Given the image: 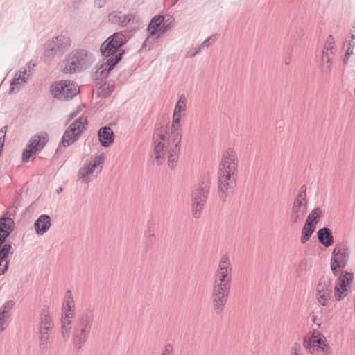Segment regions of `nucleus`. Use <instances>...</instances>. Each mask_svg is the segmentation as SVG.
Returning a JSON list of instances; mask_svg holds the SVG:
<instances>
[{
    "instance_id": "f257e3e1",
    "label": "nucleus",
    "mask_w": 355,
    "mask_h": 355,
    "mask_svg": "<svg viewBox=\"0 0 355 355\" xmlns=\"http://www.w3.org/2000/svg\"><path fill=\"white\" fill-rule=\"evenodd\" d=\"M238 161L235 151L228 148L223 155L218 172V193L225 202L236 185Z\"/></svg>"
},
{
    "instance_id": "f03ea898",
    "label": "nucleus",
    "mask_w": 355,
    "mask_h": 355,
    "mask_svg": "<svg viewBox=\"0 0 355 355\" xmlns=\"http://www.w3.org/2000/svg\"><path fill=\"white\" fill-rule=\"evenodd\" d=\"M127 39L125 35L121 32H116L108 37L101 45L100 51L101 54L108 58L105 64L106 67L103 66L97 70L96 74L100 75L101 78H106L110 71L121 60L125 51L121 49L125 43Z\"/></svg>"
},
{
    "instance_id": "7ed1b4c3",
    "label": "nucleus",
    "mask_w": 355,
    "mask_h": 355,
    "mask_svg": "<svg viewBox=\"0 0 355 355\" xmlns=\"http://www.w3.org/2000/svg\"><path fill=\"white\" fill-rule=\"evenodd\" d=\"M94 55L85 49L70 52L59 64L60 71L65 74H73L87 69L94 62Z\"/></svg>"
},
{
    "instance_id": "20e7f679",
    "label": "nucleus",
    "mask_w": 355,
    "mask_h": 355,
    "mask_svg": "<svg viewBox=\"0 0 355 355\" xmlns=\"http://www.w3.org/2000/svg\"><path fill=\"white\" fill-rule=\"evenodd\" d=\"M71 45V39L64 35H59L47 40L44 46V60L51 61L55 57L62 56L68 51Z\"/></svg>"
},
{
    "instance_id": "39448f33",
    "label": "nucleus",
    "mask_w": 355,
    "mask_h": 355,
    "mask_svg": "<svg viewBox=\"0 0 355 355\" xmlns=\"http://www.w3.org/2000/svg\"><path fill=\"white\" fill-rule=\"evenodd\" d=\"M168 123H156L153 135V144L154 146L155 157L158 165H161L164 159L167 151L166 135L168 133Z\"/></svg>"
},
{
    "instance_id": "423d86ee",
    "label": "nucleus",
    "mask_w": 355,
    "mask_h": 355,
    "mask_svg": "<svg viewBox=\"0 0 355 355\" xmlns=\"http://www.w3.org/2000/svg\"><path fill=\"white\" fill-rule=\"evenodd\" d=\"M49 89L52 96L61 101H69L80 92L76 84L70 80L53 82Z\"/></svg>"
},
{
    "instance_id": "0eeeda50",
    "label": "nucleus",
    "mask_w": 355,
    "mask_h": 355,
    "mask_svg": "<svg viewBox=\"0 0 355 355\" xmlns=\"http://www.w3.org/2000/svg\"><path fill=\"white\" fill-rule=\"evenodd\" d=\"M64 315L62 317L61 334L64 340L70 337L71 319L74 317V301L71 291H67V295L62 304Z\"/></svg>"
},
{
    "instance_id": "6e6552de",
    "label": "nucleus",
    "mask_w": 355,
    "mask_h": 355,
    "mask_svg": "<svg viewBox=\"0 0 355 355\" xmlns=\"http://www.w3.org/2000/svg\"><path fill=\"white\" fill-rule=\"evenodd\" d=\"M349 255L350 250L346 245L338 244L336 245L332 252L330 261V268L335 276L340 274L349 261Z\"/></svg>"
},
{
    "instance_id": "1a4fd4ad",
    "label": "nucleus",
    "mask_w": 355,
    "mask_h": 355,
    "mask_svg": "<svg viewBox=\"0 0 355 355\" xmlns=\"http://www.w3.org/2000/svg\"><path fill=\"white\" fill-rule=\"evenodd\" d=\"M88 123L87 117L81 116L75 120L65 130L62 137V144L68 146L77 141Z\"/></svg>"
},
{
    "instance_id": "9d476101",
    "label": "nucleus",
    "mask_w": 355,
    "mask_h": 355,
    "mask_svg": "<svg viewBox=\"0 0 355 355\" xmlns=\"http://www.w3.org/2000/svg\"><path fill=\"white\" fill-rule=\"evenodd\" d=\"M15 227L13 218H11L3 228H0V267L7 260L9 254H12L11 242H6L7 238L13 232Z\"/></svg>"
},
{
    "instance_id": "9b49d317",
    "label": "nucleus",
    "mask_w": 355,
    "mask_h": 355,
    "mask_svg": "<svg viewBox=\"0 0 355 355\" xmlns=\"http://www.w3.org/2000/svg\"><path fill=\"white\" fill-rule=\"evenodd\" d=\"M230 288L227 286H223V285H213L211 300L213 311L216 315H220L223 313L229 298Z\"/></svg>"
},
{
    "instance_id": "f8f14e48",
    "label": "nucleus",
    "mask_w": 355,
    "mask_h": 355,
    "mask_svg": "<svg viewBox=\"0 0 355 355\" xmlns=\"http://www.w3.org/2000/svg\"><path fill=\"white\" fill-rule=\"evenodd\" d=\"M232 279V268L227 254H224L220 261L216 272L214 284L231 288Z\"/></svg>"
},
{
    "instance_id": "ddd939ff",
    "label": "nucleus",
    "mask_w": 355,
    "mask_h": 355,
    "mask_svg": "<svg viewBox=\"0 0 355 355\" xmlns=\"http://www.w3.org/2000/svg\"><path fill=\"white\" fill-rule=\"evenodd\" d=\"M48 141V135L45 132L34 135L29 140L26 148L23 150L22 162H28L33 155L37 154L42 150Z\"/></svg>"
},
{
    "instance_id": "4468645a",
    "label": "nucleus",
    "mask_w": 355,
    "mask_h": 355,
    "mask_svg": "<svg viewBox=\"0 0 355 355\" xmlns=\"http://www.w3.org/2000/svg\"><path fill=\"white\" fill-rule=\"evenodd\" d=\"M209 188L208 183L202 182L193 193L191 208L192 214L195 218H198L200 216L207 200Z\"/></svg>"
},
{
    "instance_id": "2eb2a0df",
    "label": "nucleus",
    "mask_w": 355,
    "mask_h": 355,
    "mask_svg": "<svg viewBox=\"0 0 355 355\" xmlns=\"http://www.w3.org/2000/svg\"><path fill=\"white\" fill-rule=\"evenodd\" d=\"M171 17L166 19V17L161 15L154 16L150 21L147 31L148 36L157 35V37L164 35L171 27Z\"/></svg>"
},
{
    "instance_id": "dca6fc26",
    "label": "nucleus",
    "mask_w": 355,
    "mask_h": 355,
    "mask_svg": "<svg viewBox=\"0 0 355 355\" xmlns=\"http://www.w3.org/2000/svg\"><path fill=\"white\" fill-rule=\"evenodd\" d=\"M331 293L332 284L331 278L328 276H322L316 288V297L318 302L323 306H326Z\"/></svg>"
},
{
    "instance_id": "f3484780",
    "label": "nucleus",
    "mask_w": 355,
    "mask_h": 355,
    "mask_svg": "<svg viewBox=\"0 0 355 355\" xmlns=\"http://www.w3.org/2000/svg\"><path fill=\"white\" fill-rule=\"evenodd\" d=\"M353 278V273L347 271L338 277L334 287V294L337 301L342 300L347 295V291Z\"/></svg>"
},
{
    "instance_id": "a211bd4d",
    "label": "nucleus",
    "mask_w": 355,
    "mask_h": 355,
    "mask_svg": "<svg viewBox=\"0 0 355 355\" xmlns=\"http://www.w3.org/2000/svg\"><path fill=\"white\" fill-rule=\"evenodd\" d=\"M303 347L311 354H313L315 351H321L324 354H329L331 348L321 337L318 339L309 338L308 336H304L303 339Z\"/></svg>"
},
{
    "instance_id": "6ab92c4d",
    "label": "nucleus",
    "mask_w": 355,
    "mask_h": 355,
    "mask_svg": "<svg viewBox=\"0 0 355 355\" xmlns=\"http://www.w3.org/2000/svg\"><path fill=\"white\" fill-rule=\"evenodd\" d=\"M108 21L121 28L127 26L128 24H132L135 20V15L132 13L123 14L121 11H112L108 15Z\"/></svg>"
},
{
    "instance_id": "aec40b11",
    "label": "nucleus",
    "mask_w": 355,
    "mask_h": 355,
    "mask_svg": "<svg viewBox=\"0 0 355 355\" xmlns=\"http://www.w3.org/2000/svg\"><path fill=\"white\" fill-rule=\"evenodd\" d=\"M308 206L305 203L296 201L293 202L289 216V222L291 226L302 222L307 212Z\"/></svg>"
},
{
    "instance_id": "412c9836",
    "label": "nucleus",
    "mask_w": 355,
    "mask_h": 355,
    "mask_svg": "<svg viewBox=\"0 0 355 355\" xmlns=\"http://www.w3.org/2000/svg\"><path fill=\"white\" fill-rule=\"evenodd\" d=\"M94 319V309H88L82 315L78 316L75 328L91 332Z\"/></svg>"
},
{
    "instance_id": "4be33fe9",
    "label": "nucleus",
    "mask_w": 355,
    "mask_h": 355,
    "mask_svg": "<svg viewBox=\"0 0 355 355\" xmlns=\"http://www.w3.org/2000/svg\"><path fill=\"white\" fill-rule=\"evenodd\" d=\"M98 136L101 146L108 147L114 142V134L111 128L101 127L98 131Z\"/></svg>"
},
{
    "instance_id": "5701e85b",
    "label": "nucleus",
    "mask_w": 355,
    "mask_h": 355,
    "mask_svg": "<svg viewBox=\"0 0 355 355\" xmlns=\"http://www.w3.org/2000/svg\"><path fill=\"white\" fill-rule=\"evenodd\" d=\"M89 334H90L87 332V331H83L80 329H78L74 327L72 334V343L73 347L76 349H80L86 343Z\"/></svg>"
},
{
    "instance_id": "b1692460",
    "label": "nucleus",
    "mask_w": 355,
    "mask_h": 355,
    "mask_svg": "<svg viewBox=\"0 0 355 355\" xmlns=\"http://www.w3.org/2000/svg\"><path fill=\"white\" fill-rule=\"evenodd\" d=\"M51 225V218L49 215L42 214L34 223V228L38 235L45 234Z\"/></svg>"
},
{
    "instance_id": "393cba45",
    "label": "nucleus",
    "mask_w": 355,
    "mask_h": 355,
    "mask_svg": "<svg viewBox=\"0 0 355 355\" xmlns=\"http://www.w3.org/2000/svg\"><path fill=\"white\" fill-rule=\"evenodd\" d=\"M317 236L319 242L326 248L333 245L334 237L331 231L328 227L320 228L318 230Z\"/></svg>"
},
{
    "instance_id": "a878e982",
    "label": "nucleus",
    "mask_w": 355,
    "mask_h": 355,
    "mask_svg": "<svg viewBox=\"0 0 355 355\" xmlns=\"http://www.w3.org/2000/svg\"><path fill=\"white\" fill-rule=\"evenodd\" d=\"M53 328L39 327V347L44 351L48 348L50 342V334Z\"/></svg>"
},
{
    "instance_id": "bb28decb",
    "label": "nucleus",
    "mask_w": 355,
    "mask_h": 355,
    "mask_svg": "<svg viewBox=\"0 0 355 355\" xmlns=\"http://www.w3.org/2000/svg\"><path fill=\"white\" fill-rule=\"evenodd\" d=\"M53 328L54 324L49 313V306L44 305L40 314L39 327Z\"/></svg>"
},
{
    "instance_id": "cd10ccee",
    "label": "nucleus",
    "mask_w": 355,
    "mask_h": 355,
    "mask_svg": "<svg viewBox=\"0 0 355 355\" xmlns=\"http://www.w3.org/2000/svg\"><path fill=\"white\" fill-rule=\"evenodd\" d=\"M182 139L181 128H172L168 137H166L167 148L171 144L172 147H180V143Z\"/></svg>"
},
{
    "instance_id": "c85d7f7f",
    "label": "nucleus",
    "mask_w": 355,
    "mask_h": 355,
    "mask_svg": "<svg viewBox=\"0 0 355 355\" xmlns=\"http://www.w3.org/2000/svg\"><path fill=\"white\" fill-rule=\"evenodd\" d=\"M334 55H331L330 52L322 51L321 58V71L324 74H329L331 70V60Z\"/></svg>"
},
{
    "instance_id": "c756f323",
    "label": "nucleus",
    "mask_w": 355,
    "mask_h": 355,
    "mask_svg": "<svg viewBox=\"0 0 355 355\" xmlns=\"http://www.w3.org/2000/svg\"><path fill=\"white\" fill-rule=\"evenodd\" d=\"M322 215V209L320 207H315L308 215L305 223L307 226L315 225L319 222Z\"/></svg>"
},
{
    "instance_id": "7c9ffc66",
    "label": "nucleus",
    "mask_w": 355,
    "mask_h": 355,
    "mask_svg": "<svg viewBox=\"0 0 355 355\" xmlns=\"http://www.w3.org/2000/svg\"><path fill=\"white\" fill-rule=\"evenodd\" d=\"M180 147H171L168 150L169 155L168 157V167L174 169L177 165L179 159Z\"/></svg>"
},
{
    "instance_id": "2f4dec72",
    "label": "nucleus",
    "mask_w": 355,
    "mask_h": 355,
    "mask_svg": "<svg viewBox=\"0 0 355 355\" xmlns=\"http://www.w3.org/2000/svg\"><path fill=\"white\" fill-rule=\"evenodd\" d=\"M315 227L313 225L307 226L306 223H304L302 230V236L300 238V242L302 244L306 243L314 232Z\"/></svg>"
},
{
    "instance_id": "473e14b6",
    "label": "nucleus",
    "mask_w": 355,
    "mask_h": 355,
    "mask_svg": "<svg viewBox=\"0 0 355 355\" xmlns=\"http://www.w3.org/2000/svg\"><path fill=\"white\" fill-rule=\"evenodd\" d=\"M114 88V85L111 83H105L98 89V94L100 96L103 98L108 97Z\"/></svg>"
},
{
    "instance_id": "72a5a7b5",
    "label": "nucleus",
    "mask_w": 355,
    "mask_h": 355,
    "mask_svg": "<svg viewBox=\"0 0 355 355\" xmlns=\"http://www.w3.org/2000/svg\"><path fill=\"white\" fill-rule=\"evenodd\" d=\"M105 161L104 155L102 153L99 155H96L94 159L87 164L90 170V173H93L94 169L101 164H103Z\"/></svg>"
},
{
    "instance_id": "f704fd0d",
    "label": "nucleus",
    "mask_w": 355,
    "mask_h": 355,
    "mask_svg": "<svg viewBox=\"0 0 355 355\" xmlns=\"http://www.w3.org/2000/svg\"><path fill=\"white\" fill-rule=\"evenodd\" d=\"M105 161L104 155L102 153L99 155H96L94 159L87 164L90 170V173H93L94 169L101 164H103Z\"/></svg>"
},
{
    "instance_id": "c9c22d12",
    "label": "nucleus",
    "mask_w": 355,
    "mask_h": 355,
    "mask_svg": "<svg viewBox=\"0 0 355 355\" xmlns=\"http://www.w3.org/2000/svg\"><path fill=\"white\" fill-rule=\"evenodd\" d=\"M105 161L104 155L102 153L99 155H96L94 159L87 164L90 170V173H93L94 169L101 164H103Z\"/></svg>"
},
{
    "instance_id": "e433bc0d",
    "label": "nucleus",
    "mask_w": 355,
    "mask_h": 355,
    "mask_svg": "<svg viewBox=\"0 0 355 355\" xmlns=\"http://www.w3.org/2000/svg\"><path fill=\"white\" fill-rule=\"evenodd\" d=\"M144 236L146 238L145 249L146 250H149L153 248L155 243V235L154 233H151L150 231H146L144 233Z\"/></svg>"
},
{
    "instance_id": "4c0bfd02",
    "label": "nucleus",
    "mask_w": 355,
    "mask_h": 355,
    "mask_svg": "<svg viewBox=\"0 0 355 355\" xmlns=\"http://www.w3.org/2000/svg\"><path fill=\"white\" fill-rule=\"evenodd\" d=\"M323 51L330 52L331 55H334L336 52V49L334 45V38L331 35H329L324 43Z\"/></svg>"
},
{
    "instance_id": "58836bf2",
    "label": "nucleus",
    "mask_w": 355,
    "mask_h": 355,
    "mask_svg": "<svg viewBox=\"0 0 355 355\" xmlns=\"http://www.w3.org/2000/svg\"><path fill=\"white\" fill-rule=\"evenodd\" d=\"M92 174L90 170L86 164L81 167L78 171V180H81L84 182H88L89 180L86 178L87 175Z\"/></svg>"
},
{
    "instance_id": "ea45409f",
    "label": "nucleus",
    "mask_w": 355,
    "mask_h": 355,
    "mask_svg": "<svg viewBox=\"0 0 355 355\" xmlns=\"http://www.w3.org/2000/svg\"><path fill=\"white\" fill-rule=\"evenodd\" d=\"M186 98L184 95L179 97V100L175 104L173 112L180 113L186 109Z\"/></svg>"
},
{
    "instance_id": "a19ab883",
    "label": "nucleus",
    "mask_w": 355,
    "mask_h": 355,
    "mask_svg": "<svg viewBox=\"0 0 355 355\" xmlns=\"http://www.w3.org/2000/svg\"><path fill=\"white\" fill-rule=\"evenodd\" d=\"M19 80H21V81H23V82H26L25 78L21 77L20 75L18 76V78H15L10 83L9 94L14 92L15 90L18 91L19 89V88H20V87L19 86L20 85Z\"/></svg>"
},
{
    "instance_id": "79ce46f5",
    "label": "nucleus",
    "mask_w": 355,
    "mask_h": 355,
    "mask_svg": "<svg viewBox=\"0 0 355 355\" xmlns=\"http://www.w3.org/2000/svg\"><path fill=\"white\" fill-rule=\"evenodd\" d=\"M15 304V302L13 301V300H8L7 302H6L3 306L0 308V312L1 311H4V314H5V317L6 318H9V313H8V310H10L12 309L14 306Z\"/></svg>"
},
{
    "instance_id": "37998d69",
    "label": "nucleus",
    "mask_w": 355,
    "mask_h": 355,
    "mask_svg": "<svg viewBox=\"0 0 355 355\" xmlns=\"http://www.w3.org/2000/svg\"><path fill=\"white\" fill-rule=\"evenodd\" d=\"M180 119H181V114L180 113L173 112L171 128H180Z\"/></svg>"
},
{
    "instance_id": "c03bdc74",
    "label": "nucleus",
    "mask_w": 355,
    "mask_h": 355,
    "mask_svg": "<svg viewBox=\"0 0 355 355\" xmlns=\"http://www.w3.org/2000/svg\"><path fill=\"white\" fill-rule=\"evenodd\" d=\"M296 201H298V202H301L302 204L305 203V205L308 206V199L306 193L298 192L293 202H295Z\"/></svg>"
},
{
    "instance_id": "a18cd8bd",
    "label": "nucleus",
    "mask_w": 355,
    "mask_h": 355,
    "mask_svg": "<svg viewBox=\"0 0 355 355\" xmlns=\"http://www.w3.org/2000/svg\"><path fill=\"white\" fill-rule=\"evenodd\" d=\"M217 38V35H212L206 39L199 46V49L204 47H209Z\"/></svg>"
},
{
    "instance_id": "49530a36",
    "label": "nucleus",
    "mask_w": 355,
    "mask_h": 355,
    "mask_svg": "<svg viewBox=\"0 0 355 355\" xmlns=\"http://www.w3.org/2000/svg\"><path fill=\"white\" fill-rule=\"evenodd\" d=\"M8 211H6L2 216L0 217V228H3L5 225L12 218L10 216L8 215Z\"/></svg>"
},
{
    "instance_id": "de8ad7c7",
    "label": "nucleus",
    "mask_w": 355,
    "mask_h": 355,
    "mask_svg": "<svg viewBox=\"0 0 355 355\" xmlns=\"http://www.w3.org/2000/svg\"><path fill=\"white\" fill-rule=\"evenodd\" d=\"M173 352V346L171 343H166L164 345V349L161 355H170Z\"/></svg>"
},
{
    "instance_id": "09e8293b",
    "label": "nucleus",
    "mask_w": 355,
    "mask_h": 355,
    "mask_svg": "<svg viewBox=\"0 0 355 355\" xmlns=\"http://www.w3.org/2000/svg\"><path fill=\"white\" fill-rule=\"evenodd\" d=\"M4 313L3 311L0 312V333L6 329L5 322L7 318L5 317Z\"/></svg>"
},
{
    "instance_id": "8fccbe9b",
    "label": "nucleus",
    "mask_w": 355,
    "mask_h": 355,
    "mask_svg": "<svg viewBox=\"0 0 355 355\" xmlns=\"http://www.w3.org/2000/svg\"><path fill=\"white\" fill-rule=\"evenodd\" d=\"M6 129H7V125L3 126L0 130V144L2 141V144L3 146H4V141H5V137H6Z\"/></svg>"
},
{
    "instance_id": "3c124183",
    "label": "nucleus",
    "mask_w": 355,
    "mask_h": 355,
    "mask_svg": "<svg viewBox=\"0 0 355 355\" xmlns=\"http://www.w3.org/2000/svg\"><path fill=\"white\" fill-rule=\"evenodd\" d=\"M306 260L303 259L300 262L298 268L297 269V272L298 274V276L301 275V270L303 268L306 269Z\"/></svg>"
},
{
    "instance_id": "603ef678",
    "label": "nucleus",
    "mask_w": 355,
    "mask_h": 355,
    "mask_svg": "<svg viewBox=\"0 0 355 355\" xmlns=\"http://www.w3.org/2000/svg\"><path fill=\"white\" fill-rule=\"evenodd\" d=\"M82 110L81 107L79 105L76 107V110L70 113L69 115V121L72 120L73 118H75L79 112Z\"/></svg>"
},
{
    "instance_id": "864d4df0",
    "label": "nucleus",
    "mask_w": 355,
    "mask_h": 355,
    "mask_svg": "<svg viewBox=\"0 0 355 355\" xmlns=\"http://www.w3.org/2000/svg\"><path fill=\"white\" fill-rule=\"evenodd\" d=\"M345 43H347V46L354 48V46H355V36L354 35H352L349 40H345L344 45L345 44Z\"/></svg>"
},
{
    "instance_id": "5fc2aeb1",
    "label": "nucleus",
    "mask_w": 355,
    "mask_h": 355,
    "mask_svg": "<svg viewBox=\"0 0 355 355\" xmlns=\"http://www.w3.org/2000/svg\"><path fill=\"white\" fill-rule=\"evenodd\" d=\"M9 261H6L2 267H0V275H3L8 269Z\"/></svg>"
},
{
    "instance_id": "6e6d98bb",
    "label": "nucleus",
    "mask_w": 355,
    "mask_h": 355,
    "mask_svg": "<svg viewBox=\"0 0 355 355\" xmlns=\"http://www.w3.org/2000/svg\"><path fill=\"white\" fill-rule=\"evenodd\" d=\"M319 337H324L322 334H320L317 330L314 329L313 331V334L311 337H309V338L318 339Z\"/></svg>"
},
{
    "instance_id": "4d7b16f0",
    "label": "nucleus",
    "mask_w": 355,
    "mask_h": 355,
    "mask_svg": "<svg viewBox=\"0 0 355 355\" xmlns=\"http://www.w3.org/2000/svg\"><path fill=\"white\" fill-rule=\"evenodd\" d=\"M349 57H350V55L349 54V52H345V53L344 55V58L343 59V63L344 65L347 64Z\"/></svg>"
},
{
    "instance_id": "13d9d810",
    "label": "nucleus",
    "mask_w": 355,
    "mask_h": 355,
    "mask_svg": "<svg viewBox=\"0 0 355 355\" xmlns=\"http://www.w3.org/2000/svg\"><path fill=\"white\" fill-rule=\"evenodd\" d=\"M200 51L199 48L194 52H191V51L187 52V56L189 58L194 57L197 53H198Z\"/></svg>"
},
{
    "instance_id": "bf43d9fd",
    "label": "nucleus",
    "mask_w": 355,
    "mask_h": 355,
    "mask_svg": "<svg viewBox=\"0 0 355 355\" xmlns=\"http://www.w3.org/2000/svg\"><path fill=\"white\" fill-rule=\"evenodd\" d=\"M107 0H95V3L98 5L99 8L104 6Z\"/></svg>"
},
{
    "instance_id": "052dcab7",
    "label": "nucleus",
    "mask_w": 355,
    "mask_h": 355,
    "mask_svg": "<svg viewBox=\"0 0 355 355\" xmlns=\"http://www.w3.org/2000/svg\"><path fill=\"white\" fill-rule=\"evenodd\" d=\"M300 347V345L298 343H295L294 344V345L292 347V349H291L292 352H296L297 353V350L299 349Z\"/></svg>"
},
{
    "instance_id": "680f3d73",
    "label": "nucleus",
    "mask_w": 355,
    "mask_h": 355,
    "mask_svg": "<svg viewBox=\"0 0 355 355\" xmlns=\"http://www.w3.org/2000/svg\"><path fill=\"white\" fill-rule=\"evenodd\" d=\"M299 192L303 193H306V186L305 184L301 186V187L300 188Z\"/></svg>"
},
{
    "instance_id": "e2e57ef3",
    "label": "nucleus",
    "mask_w": 355,
    "mask_h": 355,
    "mask_svg": "<svg viewBox=\"0 0 355 355\" xmlns=\"http://www.w3.org/2000/svg\"><path fill=\"white\" fill-rule=\"evenodd\" d=\"M346 52H349V54L351 55L353 54V47L347 46V49Z\"/></svg>"
},
{
    "instance_id": "0e129e2a",
    "label": "nucleus",
    "mask_w": 355,
    "mask_h": 355,
    "mask_svg": "<svg viewBox=\"0 0 355 355\" xmlns=\"http://www.w3.org/2000/svg\"><path fill=\"white\" fill-rule=\"evenodd\" d=\"M290 62H291V58H286V59L285 60V64H288L290 63Z\"/></svg>"
},
{
    "instance_id": "69168bd1",
    "label": "nucleus",
    "mask_w": 355,
    "mask_h": 355,
    "mask_svg": "<svg viewBox=\"0 0 355 355\" xmlns=\"http://www.w3.org/2000/svg\"><path fill=\"white\" fill-rule=\"evenodd\" d=\"M315 320H316V317H315V315H313V317H312V321H313V322H315Z\"/></svg>"
},
{
    "instance_id": "338daca9",
    "label": "nucleus",
    "mask_w": 355,
    "mask_h": 355,
    "mask_svg": "<svg viewBox=\"0 0 355 355\" xmlns=\"http://www.w3.org/2000/svg\"><path fill=\"white\" fill-rule=\"evenodd\" d=\"M62 191V188L60 187L58 190H57V192L58 193H60V191Z\"/></svg>"
},
{
    "instance_id": "774afa93",
    "label": "nucleus",
    "mask_w": 355,
    "mask_h": 355,
    "mask_svg": "<svg viewBox=\"0 0 355 355\" xmlns=\"http://www.w3.org/2000/svg\"><path fill=\"white\" fill-rule=\"evenodd\" d=\"M291 355H299V354L297 353H296V352H292Z\"/></svg>"
}]
</instances>
